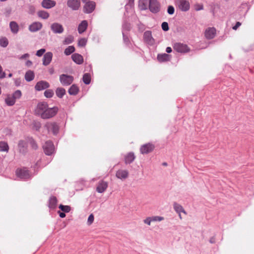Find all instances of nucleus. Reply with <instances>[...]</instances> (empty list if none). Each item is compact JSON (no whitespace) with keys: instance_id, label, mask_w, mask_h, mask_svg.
<instances>
[{"instance_id":"nucleus-1","label":"nucleus","mask_w":254,"mask_h":254,"mask_svg":"<svg viewBox=\"0 0 254 254\" xmlns=\"http://www.w3.org/2000/svg\"><path fill=\"white\" fill-rule=\"evenodd\" d=\"M22 96V93L20 90H17L12 94H7L4 99L5 104L8 106L14 105L17 99H19Z\"/></svg>"},{"instance_id":"nucleus-2","label":"nucleus","mask_w":254,"mask_h":254,"mask_svg":"<svg viewBox=\"0 0 254 254\" xmlns=\"http://www.w3.org/2000/svg\"><path fill=\"white\" fill-rule=\"evenodd\" d=\"M58 111V108L56 107L53 108H47L44 112L41 113L40 116L42 119H49L55 116L57 114Z\"/></svg>"},{"instance_id":"nucleus-3","label":"nucleus","mask_w":254,"mask_h":254,"mask_svg":"<svg viewBox=\"0 0 254 254\" xmlns=\"http://www.w3.org/2000/svg\"><path fill=\"white\" fill-rule=\"evenodd\" d=\"M16 174L18 178L23 180H27L30 177L29 171L26 168L17 169Z\"/></svg>"},{"instance_id":"nucleus-4","label":"nucleus","mask_w":254,"mask_h":254,"mask_svg":"<svg viewBox=\"0 0 254 254\" xmlns=\"http://www.w3.org/2000/svg\"><path fill=\"white\" fill-rule=\"evenodd\" d=\"M176 3L182 11H187L190 8V4L188 0H176Z\"/></svg>"},{"instance_id":"nucleus-5","label":"nucleus","mask_w":254,"mask_h":254,"mask_svg":"<svg viewBox=\"0 0 254 254\" xmlns=\"http://www.w3.org/2000/svg\"><path fill=\"white\" fill-rule=\"evenodd\" d=\"M60 80L63 85L68 86L72 83L73 77L71 75L63 74L60 76Z\"/></svg>"},{"instance_id":"nucleus-6","label":"nucleus","mask_w":254,"mask_h":254,"mask_svg":"<svg viewBox=\"0 0 254 254\" xmlns=\"http://www.w3.org/2000/svg\"><path fill=\"white\" fill-rule=\"evenodd\" d=\"M174 50L178 53H185L190 51V48L186 44L176 43L173 46Z\"/></svg>"},{"instance_id":"nucleus-7","label":"nucleus","mask_w":254,"mask_h":254,"mask_svg":"<svg viewBox=\"0 0 254 254\" xmlns=\"http://www.w3.org/2000/svg\"><path fill=\"white\" fill-rule=\"evenodd\" d=\"M155 146L151 143L144 144L141 146L140 152L142 154H146L151 152L154 149Z\"/></svg>"},{"instance_id":"nucleus-8","label":"nucleus","mask_w":254,"mask_h":254,"mask_svg":"<svg viewBox=\"0 0 254 254\" xmlns=\"http://www.w3.org/2000/svg\"><path fill=\"white\" fill-rule=\"evenodd\" d=\"M45 153L51 155L54 151V145L51 141H47L43 146Z\"/></svg>"},{"instance_id":"nucleus-9","label":"nucleus","mask_w":254,"mask_h":254,"mask_svg":"<svg viewBox=\"0 0 254 254\" xmlns=\"http://www.w3.org/2000/svg\"><path fill=\"white\" fill-rule=\"evenodd\" d=\"M96 6V3L93 1H88L85 3L83 6V11L85 13H91L95 9Z\"/></svg>"},{"instance_id":"nucleus-10","label":"nucleus","mask_w":254,"mask_h":254,"mask_svg":"<svg viewBox=\"0 0 254 254\" xmlns=\"http://www.w3.org/2000/svg\"><path fill=\"white\" fill-rule=\"evenodd\" d=\"M67 5L72 10H78L81 6L80 1L79 0H67Z\"/></svg>"},{"instance_id":"nucleus-11","label":"nucleus","mask_w":254,"mask_h":254,"mask_svg":"<svg viewBox=\"0 0 254 254\" xmlns=\"http://www.w3.org/2000/svg\"><path fill=\"white\" fill-rule=\"evenodd\" d=\"M45 127L49 132L52 131L55 135L57 134L59 132V127L56 123H47L45 125Z\"/></svg>"},{"instance_id":"nucleus-12","label":"nucleus","mask_w":254,"mask_h":254,"mask_svg":"<svg viewBox=\"0 0 254 254\" xmlns=\"http://www.w3.org/2000/svg\"><path fill=\"white\" fill-rule=\"evenodd\" d=\"M149 8L154 13L158 12L160 10V4L157 0H149Z\"/></svg>"},{"instance_id":"nucleus-13","label":"nucleus","mask_w":254,"mask_h":254,"mask_svg":"<svg viewBox=\"0 0 254 254\" xmlns=\"http://www.w3.org/2000/svg\"><path fill=\"white\" fill-rule=\"evenodd\" d=\"M143 40L147 44L152 46L155 44V40L152 36L150 31H146L143 34Z\"/></svg>"},{"instance_id":"nucleus-14","label":"nucleus","mask_w":254,"mask_h":254,"mask_svg":"<svg viewBox=\"0 0 254 254\" xmlns=\"http://www.w3.org/2000/svg\"><path fill=\"white\" fill-rule=\"evenodd\" d=\"M51 29L55 34H61L64 31L63 25L57 22H55L51 24Z\"/></svg>"},{"instance_id":"nucleus-15","label":"nucleus","mask_w":254,"mask_h":254,"mask_svg":"<svg viewBox=\"0 0 254 254\" xmlns=\"http://www.w3.org/2000/svg\"><path fill=\"white\" fill-rule=\"evenodd\" d=\"M42 26V24L40 22H34L29 26L28 29L31 32H36L41 30Z\"/></svg>"},{"instance_id":"nucleus-16","label":"nucleus","mask_w":254,"mask_h":254,"mask_svg":"<svg viewBox=\"0 0 254 254\" xmlns=\"http://www.w3.org/2000/svg\"><path fill=\"white\" fill-rule=\"evenodd\" d=\"M50 86L49 83L44 80H41L38 82L35 86V89L37 91H41L49 88Z\"/></svg>"},{"instance_id":"nucleus-17","label":"nucleus","mask_w":254,"mask_h":254,"mask_svg":"<svg viewBox=\"0 0 254 254\" xmlns=\"http://www.w3.org/2000/svg\"><path fill=\"white\" fill-rule=\"evenodd\" d=\"M108 186V184L107 182L101 180L99 182L97 185L96 191L99 193H103L106 190Z\"/></svg>"},{"instance_id":"nucleus-18","label":"nucleus","mask_w":254,"mask_h":254,"mask_svg":"<svg viewBox=\"0 0 254 254\" xmlns=\"http://www.w3.org/2000/svg\"><path fill=\"white\" fill-rule=\"evenodd\" d=\"M56 5V2L53 0H43L41 2V6L46 9H50Z\"/></svg>"},{"instance_id":"nucleus-19","label":"nucleus","mask_w":254,"mask_h":254,"mask_svg":"<svg viewBox=\"0 0 254 254\" xmlns=\"http://www.w3.org/2000/svg\"><path fill=\"white\" fill-rule=\"evenodd\" d=\"M52 58L53 54L52 52L46 53L43 58V64L45 66L49 65L52 60Z\"/></svg>"},{"instance_id":"nucleus-20","label":"nucleus","mask_w":254,"mask_h":254,"mask_svg":"<svg viewBox=\"0 0 254 254\" xmlns=\"http://www.w3.org/2000/svg\"><path fill=\"white\" fill-rule=\"evenodd\" d=\"M216 35V29L213 28H208L205 31V36L207 39H213Z\"/></svg>"},{"instance_id":"nucleus-21","label":"nucleus","mask_w":254,"mask_h":254,"mask_svg":"<svg viewBox=\"0 0 254 254\" xmlns=\"http://www.w3.org/2000/svg\"><path fill=\"white\" fill-rule=\"evenodd\" d=\"M116 177L120 179L125 180L128 176V172L127 170L120 169L117 171Z\"/></svg>"},{"instance_id":"nucleus-22","label":"nucleus","mask_w":254,"mask_h":254,"mask_svg":"<svg viewBox=\"0 0 254 254\" xmlns=\"http://www.w3.org/2000/svg\"><path fill=\"white\" fill-rule=\"evenodd\" d=\"M47 108H48V104L45 102H40L37 105L36 112L38 115H41V113L44 112Z\"/></svg>"},{"instance_id":"nucleus-23","label":"nucleus","mask_w":254,"mask_h":254,"mask_svg":"<svg viewBox=\"0 0 254 254\" xmlns=\"http://www.w3.org/2000/svg\"><path fill=\"white\" fill-rule=\"evenodd\" d=\"M135 156L134 154L132 152H129L125 156V162L126 164L131 163L135 159Z\"/></svg>"},{"instance_id":"nucleus-24","label":"nucleus","mask_w":254,"mask_h":254,"mask_svg":"<svg viewBox=\"0 0 254 254\" xmlns=\"http://www.w3.org/2000/svg\"><path fill=\"white\" fill-rule=\"evenodd\" d=\"M71 58L72 60L77 64H81L83 62V59L82 56L77 53L73 54L71 56Z\"/></svg>"},{"instance_id":"nucleus-25","label":"nucleus","mask_w":254,"mask_h":254,"mask_svg":"<svg viewBox=\"0 0 254 254\" xmlns=\"http://www.w3.org/2000/svg\"><path fill=\"white\" fill-rule=\"evenodd\" d=\"M88 26V23L86 20H83L78 25V31L79 34H81L86 31Z\"/></svg>"},{"instance_id":"nucleus-26","label":"nucleus","mask_w":254,"mask_h":254,"mask_svg":"<svg viewBox=\"0 0 254 254\" xmlns=\"http://www.w3.org/2000/svg\"><path fill=\"white\" fill-rule=\"evenodd\" d=\"M171 56L167 54H158L157 56V60L160 62H164L170 60Z\"/></svg>"},{"instance_id":"nucleus-27","label":"nucleus","mask_w":254,"mask_h":254,"mask_svg":"<svg viewBox=\"0 0 254 254\" xmlns=\"http://www.w3.org/2000/svg\"><path fill=\"white\" fill-rule=\"evenodd\" d=\"M57 204V199L56 196H51L49 200V207L50 209H54Z\"/></svg>"},{"instance_id":"nucleus-28","label":"nucleus","mask_w":254,"mask_h":254,"mask_svg":"<svg viewBox=\"0 0 254 254\" xmlns=\"http://www.w3.org/2000/svg\"><path fill=\"white\" fill-rule=\"evenodd\" d=\"M173 207L174 210L177 213L180 214V213L183 212L184 214H187V212L184 210L183 206L179 204V203L177 202H174L173 203Z\"/></svg>"},{"instance_id":"nucleus-29","label":"nucleus","mask_w":254,"mask_h":254,"mask_svg":"<svg viewBox=\"0 0 254 254\" xmlns=\"http://www.w3.org/2000/svg\"><path fill=\"white\" fill-rule=\"evenodd\" d=\"M9 27L11 31L13 34H16L19 31V26L17 23L15 21H11L9 23Z\"/></svg>"},{"instance_id":"nucleus-30","label":"nucleus","mask_w":254,"mask_h":254,"mask_svg":"<svg viewBox=\"0 0 254 254\" xmlns=\"http://www.w3.org/2000/svg\"><path fill=\"white\" fill-rule=\"evenodd\" d=\"M79 92V88L75 84L72 85L68 90V93L71 95H76Z\"/></svg>"},{"instance_id":"nucleus-31","label":"nucleus","mask_w":254,"mask_h":254,"mask_svg":"<svg viewBox=\"0 0 254 254\" xmlns=\"http://www.w3.org/2000/svg\"><path fill=\"white\" fill-rule=\"evenodd\" d=\"M37 15L42 19H47L50 16V14L46 11L41 10L37 12Z\"/></svg>"},{"instance_id":"nucleus-32","label":"nucleus","mask_w":254,"mask_h":254,"mask_svg":"<svg viewBox=\"0 0 254 254\" xmlns=\"http://www.w3.org/2000/svg\"><path fill=\"white\" fill-rule=\"evenodd\" d=\"M34 78V72L32 70L27 71L25 74V79L27 81H31L33 80Z\"/></svg>"},{"instance_id":"nucleus-33","label":"nucleus","mask_w":254,"mask_h":254,"mask_svg":"<svg viewBox=\"0 0 254 254\" xmlns=\"http://www.w3.org/2000/svg\"><path fill=\"white\" fill-rule=\"evenodd\" d=\"M56 94L58 97L62 98L65 94V90L63 88H58L56 90Z\"/></svg>"},{"instance_id":"nucleus-34","label":"nucleus","mask_w":254,"mask_h":254,"mask_svg":"<svg viewBox=\"0 0 254 254\" xmlns=\"http://www.w3.org/2000/svg\"><path fill=\"white\" fill-rule=\"evenodd\" d=\"M9 147L7 143L3 141L0 142V151H6L8 150Z\"/></svg>"},{"instance_id":"nucleus-35","label":"nucleus","mask_w":254,"mask_h":254,"mask_svg":"<svg viewBox=\"0 0 254 254\" xmlns=\"http://www.w3.org/2000/svg\"><path fill=\"white\" fill-rule=\"evenodd\" d=\"M82 80L85 84H89L91 81V76L90 74L85 73L83 76Z\"/></svg>"},{"instance_id":"nucleus-36","label":"nucleus","mask_w":254,"mask_h":254,"mask_svg":"<svg viewBox=\"0 0 254 254\" xmlns=\"http://www.w3.org/2000/svg\"><path fill=\"white\" fill-rule=\"evenodd\" d=\"M18 148L20 152H23L26 147V143L24 141L21 140L19 141L18 144Z\"/></svg>"},{"instance_id":"nucleus-37","label":"nucleus","mask_w":254,"mask_h":254,"mask_svg":"<svg viewBox=\"0 0 254 254\" xmlns=\"http://www.w3.org/2000/svg\"><path fill=\"white\" fill-rule=\"evenodd\" d=\"M74 51V47L73 46H70L65 49L64 53L65 55L68 56L73 53Z\"/></svg>"},{"instance_id":"nucleus-38","label":"nucleus","mask_w":254,"mask_h":254,"mask_svg":"<svg viewBox=\"0 0 254 254\" xmlns=\"http://www.w3.org/2000/svg\"><path fill=\"white\" fill-rule=\"evenodd\" d=\"M8 44V41L6 37H1L0 38V46L2 47L5 48Z\"/></svg>"},{"instance_id":"nucleus-39","label":"nucleus","mask_w":254,"mask_h":254,"mask_svg":"<svg viewBox=\"0 0 254 254\" xmlns=\"http://www.w3.org/2000/svg\"><path fill=\"white\" fill-rule=\"evenodd\" d=\"M59 208L63 212L68 213L70 211V207L68 205H64L60 204Z\"/></svg>"},{"instance_id":"nucleus-40","label":"nucleus","mask_w":254,"mask_h":254,"mask_svg":"<svg viewBox=\"0 0 254 254\" xmlns=\"http://www.w3.org/2000/svg\"><path fill=\"white\" fill-rule=\"evenodd\" d=\"M73 41V36L70 35L64 39L63 43L64 44L67 45L71 43Z\"/></svg>"},{"instance_id":"nucleus-41","label":"nucleus","mask_w":254,"mask_h":254,"mask_svg":"<svg viewBox=\"0 0 254 254\" xmlns=\"http://www.w3.org/2000/svg\"><path fill=\"white\" fill-rule=\"evenodd\" d=\"M44 95L47 98H51L54 95V92L52 89L46 90L44 92Z\"/></svg>"},{"instance_id":"nucleus-42","label":"nucleus","mask_w":254,"mask_h":254,"mask_svg":"<svg viewBox=\"0 0 254 254\" xmlns=\"http://www.w3.org/2000/svg\"><path fill=\"white\" fill-rule=\"evenodd\" d=\"M29 143L33 149H37L38 148V145L33 138L29 139Z\"/></svg>"},{"instance_id":"nucleus-43","label":"nucleus","mask_w":254,"mask_h":254,"mask_svg":"<svg viewBox=\"0 0 254 254\" xmlns=\"http://www.w3.org/2000/svg\"><path fill=\"white\" fill-rule=\"evenodd\" d=\"M152 222L155 221H161L164 219V218L162 216H155L150 217Z\"/></svg>"},{"instance_id":"nucleus-44","label":"nucleus","mask_w":254,"mask_h":254,"mask_svg":"<svg viewBox=\"0 0 254 254\" xmlns=\"http://www.w3.org/2000/svg\"><path fill=\"white\" fill-rule=\"evenodd\" d=\"M123 36L124 43L126 45L128 46L130 44L129 38L127 36L125 35L124 32H123Z\"/></svg>"},{"instance_id":"nucleus-45","label":"nucleus","mask_w":254,"mask_h":254,"mask_svg":"<svg viewBox=\"0 0 254 254\" xmlns=\"http://www.w3.org/2000/svg\"><path fill=\"white\" fill-rule=\"evenodd\" d=\"M161 27L164 31H167L169 29L168 24L167 22H163L161 24Z\"/></svg>"},{"instance_id":"nucleus-46","label":"nucleus","mask_w":254,"mask_h":254,"mask_svg":"<svg viewBox=\"0 0 254 254\" xmlns=\"http://www.w3.org/2000/svg\"><path fill=\"white\" fill-rule=\"evenodd\" d=\"M33 127L36 130H39L41 127V123L38 122L33 123Z\"/></svg>"},{"instance_id":"nucleus-47","label":"nucleus","mask_w":254,"mask_h":254,"mask_svg":"<svg viewBox=\"0 0 254 254\" xmlns=\"http://www.w3.org/2000/svg\"><path fill=\"white\" fill-rule=\"evenodd\" d=\"M35 12V7L34 5H30L28 7V13L33 14Z\"/></svg>"},{"instance_id":"nucleus-48","label":"nucleus","mask_w":254,"mask_h":254,"mask_svg":"<svg viewBox=\"0 0 254 254\" xmlns=\"http://www.w3.org/2000/svg\"><path fill=\"white\" fill-rule=\"evenodd\" d=\"M174 12H175L174 7L172 5H169L168 7V9H167V12L168 13V14L172 15V14H174Z\"/></svg>"},{"instance_id":"nucleus-49","label":"nucleus","mask_w":254,"mask_h":254,"mask_svg":"<svg viewBox=\"0 0 254 254\" xmlns=\"http://www.w3.org/2000/svg\"><path fill=\"white\" fill-rule=\"evenodd\" d=\"M45 51L46 50L45 49H41L37 51L36 55L38 57H41L44 54Z\"/></svg>"},{"instance_id":"nucleus-50","label":"nucleus","mask_w":254,"mask_h":254,"mask_svg":"<svg viewBox=\"0 0 254 254\" xmlns=\"http://www.w3.org/2000/svg\"><path fill=\"white\" fill-rule=\"evenodd\" d=\"M94 219V217L93 214H91L89 216L88 218V221H87V222L89 225H91L93 222Z\"/></svg>"},{"instance_id":"nucleus-51","label":"nucleus","mask_w":254,"mask_h":254,"mask_svg":"<svg viewBox=\"0 0 254 254\" xmlns=\"http://www.w3.org/2000/svg\"><path fill=\"white\" fill-rule=\"evenodd\" d=\"M86 41L85 39H80L78 41V45L80 46H84L86 45Z\"/></svg>"},{"instance_id":"nucleus-52","label":"nucleus","mask_w":254,"mask_h":254,"mask_svg":"<svg viewBox=\"0 0 254 254\" xmlns=\"http://www.w3.org/2000/svg\"><path fill=\"white\" fill-rule=\"evenodd\" d=\"M194 8L196 11L202 10L203 9V5L202 4H196L194 5Z\"/></svg>"},{"instance_id":"nucleus-53","label":"nucleus","mask_w":254,"mask_h":254,"mask_svg":"<svg viewBox=\"0 0 254 254\" xmlns=\"http://www.w3.org/2000/svg\"><path fill=\"white\" fill-rule=\"evenodd\" d=\"M151 222L152 221L150 217H147L145 219L143 220V222L149 226L150 225Z\"/></svg>"},{"instance_id":"nucleus-54","label":"nucleus","mask_w":254,"mask_h":254,"mask_svg":"<svg viewBox=\"0 0 254 254\" xmlns=\"http://www.w3.org/2000/svg\"><path fill=\"white\" fill-rule=\"evenodd\" d=\"M241 25V23L240 22H237L236 25L233 27V29L236 30L238 27H239Z\"/></svg>"},{"instance_id":"nucleus-55","label":"nucleus","mask_w":254,"mask_h":254,"mask_svg":"<svg viewBox=\"0 0 254 254\" xmlns=\"http://www.w3.org/2000/svg\"><path fill=\"white\" fill-rule=\"evenodd\" d=\"M29 57V55L28 53H26V54H25L22 55L21 57H20L19 58V59L20 60H23V59L28 58Z\"/></svg>"},{"instance_id":"nucleus-56","label":"nucleus","mask_w":254,"mask_h":254,"mask_svg":"<svg viewBox=\"0 0 254 254\" xmlns=\"http://www.w3.org/2000/svg\"><path fill=\"white\" fill-rule=\"evenodd\" d=\"M58 213H59V216L61 218H64L65 217V214L64 212H61L60 211H59Z\"/></svg>"},{"instance_id":"nucleus-57","label":"nucleus","mask_w":254,"mask_h":254,"mask_svg":"<svg viewBox=\"0 0 254 254\" xmlns=\"http://www.w3.org/2000/svg\"><path fill=\"white\" fill-rule=\"evenodd\" d=\"M209 242L211 244H214L215 243V238L214 237H211L209 240Z\"/></svg>"},{"instance_id":"nucleus-58","label":"nucleus","mask_w":254,"mask_h":254,"mask_svg":"<svg viewBox=\"0 0 254 254\" xmlns=\"http://www.w3.org/2000/svg\"><path fill=\"white\" fill-rule=\"evenodd\" d=\"M32 64V62L30 61V60H28L26 62V65L27 66H31V65Z\"/></svg>"},{"instance_id":"nucleus-59","label":"nucleus","mask_w":254,"mask_h":254,"mask_svg":"<svg viewBox=\"0 0 254 254\" xmlns=\"http://www.w3.org/2000/svg\"><path fill=\"white\" fill-rule=\"evenodd\" d=\"M54 69L53 67L50 68L49 69V72L50 74H53L54 73Z\"/></svg>"},{"instance_id":"nucleus-60","label":"nucleus","mask_w":254,"mask_h":254,"mask_svg":"<svg viewBox=\"0 0 254 254\" xmlns=\"http://www.w3.org/2000/svg\"><path fill=\"white\" fill-rule=\"evenodd\" d=\"M172 51V48L171 47H167V48L166 49V52L167 53H170Z\"/></svg>"},{"instance_id":"nucleus-61","label":"nucleus","mask_w":254,"mask_h":254,"mask_svg":"<svg viewBox=\"0 0 254 254\" xmlns=\"http://www.w3.org/2000/svg\"><path fill=\"white\" fill-rule=\"evenodd\" d=\"M5 77V73L4 72H2L0 74V79H2Z\"/></svg>"},{"instance_id":"nucleus-62","label":"nucleus","mask_w":254,"mask_h":254,"mask_svg":"<svg viewBox=\"0 0 254 254\" xmlns=\"http://www.w3.org/2000/svg\"><path fill=\"white\" fill-rule=\"evenodd\" d=\"M83 2L86 3V2H88V1H90L89 0H82Z\"/></svg>"},{"instance_id":"nucleus-63","label":"nucleus","mask_w":254,"mask_h":254,"mask_svg":"<svg viewBox=\"0 0 254 254\" xmlns=\"http://www.w3.org/2000/svg\"><path fill=\"white\" fill-rule=\"evenodd\" d=\"M12 76V73H9V74H8V76L9 77H11Z\"/></svg>"},{"instance_id":"nucleus-64","label":"nucleus","mask_w":254,"mask_h":254,"mask_svg":"<svg viewBox=\"0 0 254 254\" xmlns=\"http://www.w3.org/2000/svg\"><path fill=\"white\" fill-rule=\"evenodd\" d=\"M163 165H164V166H167V163H166V162H164V163H163Z\"/></svg>"}]
</instances>
